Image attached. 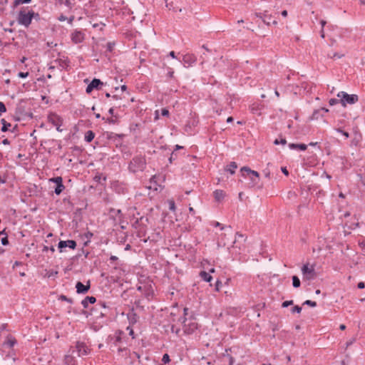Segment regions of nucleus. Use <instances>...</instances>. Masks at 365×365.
<instances>
[{"instance_id": "1", "label": "nucleus", "mask_w": 365, "mask_h": 365, "mask_svg": "<svg viewBox=\"0 0 365 365\" xmlns=\"http://www.w3.org/2000/svg\"><path fill=\"white\" fill-rule=\"evenodd\" d=\"M240 171L244 178H249L250 182H249L248 186L250 187H253L259 183V174L257 171L252 170L246 166L242 167Z\"/></svg>"}, {"instance_id": "2", "label": "nucleus", "mask_w": 365, "mask_h": 365, "mask_svg": "<svg viewBox=\"0 0 365 365\" xmlns=\"http://www.w3.org/2000/svg\"><path fill=\"white\" fill-rule=\"evenodd\" d=\"M146 165L145 158L142 156L134 157L130 162L128 169L130 172L135 173L139 171H143Z\"/></svg>"}, {"instance_id": "3", "label": "nucleus", "mask_w": 365, "mask_h": 365, "mask_svg": "<svg viewBox=\"0 0 365 365\" xmlns=\"http://www.w3.org/2000/svg\"><path fill=\"white\" fill-rule=\"evenodd\" d=\"M34 16H38V14H36L34 11H29L26 12L24 9H22L18 15V22L19 24H21L26 27H28L31 22L32 18Z\"/></svg>"}, {"instance_id": "4", "label": "nucleus", "mask_w": 365, "mask_h": 365, "mask_svg": "<svg viewBox=\"0 0 365 365\" xmlns=\"http://www.w3.org/2000/svg\"><path fill=\"white\" fill-rule=\"evenodd\" d=\"M337 97L340 98V103L342 106L346 107V104H354L359 101V97L356 94H348L344 91H341L337 94Z\"/></svg>"}, {"instance_id": "5", "label": "nucleus", "mask_w": 365, "mask_h": 365, "mask_svg": "<svg viewBox=\"0 0 365 365\" xmlns=\"http://www.w3.org/2000/svg\"><path fill=\"white\" fill-rule=\"evenodd\" d=\"M302 272L304 276V279L307 280L314 279L317 276L314 266L311 265L309 267V264H306L302 267Z\"/></svg>"}, {"instance_id": "6", "label": "nucleus", "mask_w": 365, "mask_h": 365, "mask_svg": "<svg viewBox=\"0 0 365 365\" xmlns=\"http://www.w3.org/2000/svg\"><path fill=\"white\" fill-rule=\"evenodd\" d=\"M186 321V318H184L182 320L183 331L186 334H192L197 329V324L193 322L187 324Z\"/></svg>"}, {"instance_id": "7", "label": "nucleus", "mask_w": 365, "mask_h": 365, "mask_svg": "<svg viewBox=\"0 0 365 365\" xmlns=\"http://www.w3.org/2000/svg\"><path fill=\"white\" fill-rule=\"evenodd\" d=\"M256 16L260 19H262V21L269 26L271 24H273V25H277V21L274 19L272 21V15H269L267 14V11H264V13H257L256 14Z\"/></svg>"}, {"instance_id": "8", "label": "nucleus", "mask_w": 365, "mask_h": 365, "mask_svg": "<svg viewBox=\"0 0 365 365\" xmlns=\"http://www.w3.org/2000/svg\"><path fill=\"white\" fill-rule=\"evenodd\" d=\"M103 84V83L98 78H94L92 81L86 87V91L87 93H91L93 90H100L101 86Z\"/></svg>"}, {"instance_id": "9", "label": "nucleus", "mask_w": 365, "mask_h": 365, "mask_svg": "<svg viewBox=\"0 0 365 365\" xmlns=\"http://www.w3.org/2000/svg\"><path fill=\"white\" fill-rule=\"evenodd\" d=\"M58 247L60 250V252H63V250L66 247H69L72 250H74L76 247V242L72 240L66 241L61 240L58 242Z\"/></svg>"}, {"instance_id": "10", "label": "nucleus", "mask_w": 365, "mask_h": 365, "mask_svg": "<svg viewBox=\"0 0 365 365\" xmlns=\"http://www.w3.org/2000/svg\"><path fill=\"white\" fill-rule=\"evenodd\" d=\"M76 292L78 294H86L91 288V282L88 280L86 284H83L81 282H78L76 284Z\"/></svg>"}, {"instance_id": "11", "label": "nucleus", "mask_w": 365, "mask_h": 365, "mask_svg": "<svg viewBox=\"0 0 365 365\" xmlns=\"http://www.w3.org/2000/svg\"><path fill=\"white\" fill-rule=\"evenodd\" d=\"M48 120L56 127L58 131H61L60 127L62 124L61 118L56 114L52 113L48 115Z\"/></svg>"}, {"instance_id": "12", "label": "nucleus", "mask_w": 365, "mask_h": 365, "mask_svg": "<svg viewBox=\"0 0 365 365\" xmlns=\"http://www.w3.org/2000/svg\"><path fill=\"white\" fill-rule=\"evenodd\" d=\"M71 38L74 43H79L83 41L84 34L81 31L75 30L72 32Z\"/></svg>"}, {"instance_id": "13", "label": "nucleus", "mask_w": 365, "mask_h": 365, "mask_svg": "<svg viewBox=\"0 0 365 365\" xmlns=\"http://www.w3.org/2000/svg\"><path fill=\"white\" fill-rule=\"evenodd\" d=\"M76 349L78 356H86L88 353V347L83 342L78 341L76 345Z\"/></svg>"}, {"instance_id": "14", "label": "nucleus", "mask_w": 365, "mask_h": 365, "mask_svg": "<svg viewBox=\"0 0 365 365\" xmlns=\"http://www.w3.org/2000/svg\"><path fill=\"white\" fill-rule=\"evenodd\" d=\"M182 61L187 66H190L196 61V57L191 54H186L183 56Z\"/></svg>"}, {"instance_id": "15", "label": "nucleus", "mask_w": 365, "mask_h": 365, "mask_svg": "<svg viewBox=\"0 0 365 365\" xmlns=\"http://www.w3.org/2000/svg\"><path fill=\"white\" fill-rule=\"evenodd\" d=\"M96 302V297L91 296V297H86L81 302V304L84 308H88V304H94Z\"/></svg>"}, {"instance_id": "16", "label": "nucleus", "mask_w": 365, "mask_h": 365, "mask_svg": "<svg viewBox=\"0 0 365 365\" xmlns=\"http://www.w3.org/2000/svg\"><path fill=\"white\" fill-rule=\"evenodd\" d=\"M213 195L215 200L217 202L222 200L225 196L224 191L222 190H216Z\"/></svg>"}, {"instance_id": "17", "label": "nucleus", "mask_w": 365, "mask_h": 365, "mask_svg": "<svg viewBox=\"0 0 365 365\" xmlns=\"http://www.w3.org/2000/svg\"><path fill=\"white\" fill-rule=\"evenodd\" d=\"M56 61L58 63V66L63 68H66L70 63V61L67 58H58Z\"/></svg>"}, {"instance_id": "18", "label": "nucleus", "mask_w": 365, "mask_h": 365, "mask_svg": "<svg viewBox=\"0 0 365 365\" xmlns=\"http://www.w3.org/2000/svg\"><path fill=\"white\" fill-rule=\"evenodd\" d=\"M289 148L290 149H299L301 150H305L307 148V145L304 143H300V144L289 143Z\"/></svg>"}, {"instance_id": "19", "label": "nucleus", "mask_w": 365, "mask_h": 365, "mask_svg": "<svg viewBox=\"0 0 365 365\" xmlns=\"http://www.w3.org/2000/svg\"><path fill=\"white\" fill-rule=\"evenodd\" d=\"M200 276L205 282H210L212 279V277L210 275V274L205 271L200 272Z\"/></svg>"}, {"instance_id": "20", "label": "nucleus", "mask_w": 365, "mask_h": 365, "mask_svg": "<svg viewBox=\"0 0 365 365\" xmlns=\"http://www.w3.org/2000/svg\"><path fill=\"white\" fill-rule=\"evenodd\" d=\"M95 137V133L92 130H88L85 134V140L88 143L91 142Z\"/></svg>"}, {"instance_id": "21", "label": "nucleus", "mask_w": 365, "mask_h": 365, "mask_svg": "<svg viewBox=\"0 0 365 365\" xmlns=\"http://www.w3.org/2000/svg\"><path fill=\"white\" fill-rule=\"evenodd\" d=\"M237 168V165L235 162H231L230 164L226 168L227 172H230V174H234L235 172V169Z\"/></svg>"}, {"instance_id": "22", "label": "nucleus", "mask_w": 365, "mask_h": 365, "mask_svg": "<svg viewBox=\"0 0 365 365\" xmlns=\"http://www.w3.org/2000/svg\"><path fill=\"white\" fill-rule=\"evenodd\" d=\"M1 122L2 123L1 131L6 132L9 130V128L11 126V123H8L5 119H1Z\"/></svg>"}, {"instance_id": "23", "label": "nucleus", "mask_w": 365, "mask_h": 365, "mask_svg": "<svg viewBox=\"0 0 365 365\" xmlns=\"http://www.w3.org/2000/svg\"><path fill=\"white\" fill-rule=\"evenodd\" d=\"M65 189V186L63 185V182H61L60 184H58L55 188V190H54V192L56 194V195H60L62 191Z\"/></svg>"}, {"instance_id": "24", "label": "nucleus", "mask_w": 365, "mask_h": 365, "mask_svg": "<svg viewBox=\"0 0 365 365\" xmlns=\"http://www.w3.org/2000/svg\"><path fill=\"white\" fill-rule=\"evenodd\" d=\"M301 282L299 277L296 275L292 277V285L294 288H298L300 287Z\"/></svg>"}, {"instance_id": "25", "label": "nucleus", "mask_w": 365, "mask_h": 365, "mask_svg": "<svg viewBox=\"0 0 365 365\" xmlns=\"http://www.w3.org/2000/svg\"><path fill=\"white\" fill-rule=\"evenodd\" d=\"M31 1V0H15L14 2V6H16L21 4H29Z\"/></svg>"}, {"instance_id": "26", "label": "nucleus", "mask_w": 365, "mask_h": 365, "mask_svg": "<svg viewBox=\"0 0 365 365\" xmlns=\"http://www.w3.org/2000/svg\"><path fill=\"white\" fill-rule=\"evenodd\" d=\"M50 181L53 182L57 185L58 184H60L63 182V179L61 177H56L50 179Z\"/></svg>"}, {"instance_id": "27", "label": "nucleus", "mask_w": 365, "mask_h": 365, "mask_svg": "<svg viewBox=\"0 0 365 365\" xmlns=\"http://www.w3.org/2000/svg\"><path fill=\"white\" fill-rule=\"evenodd\" d=\"M59 299L62 300V301H66L70 304H72L73 303V299H71V298H68L65 295H63L61 294L60 297H59Z\"/></svg>"}, {"instance_id": "28", "label": "nucleus", "mask_w": 365, "mask_h": 365, "mask_svg": "<svg viewBox=\"0 0 365 365\" xmlns=\"http://www.w3.org/2000/svg\"><path fill=\"white\" fill-rule=\"evenodd\" d=\"M303 304H306V305H308V306H310L312 307H315L317 306V303L314 301H312V300H306Z\"/></svg>"}, {"instance_id": "29", "label": "nucleus", "mask_w": 365, "mask_h": 365, "mask_svg": "<svg viewBox=\"0 0 365 365\" xmlns=\"http://www.w3.org/2000/svg\"><path fill=\"white\" fill-rule=\"evenodd\" d=\"M115 46V43L113 42H108L106 44L107 51L109 52H111Z\"/></svg>"}, {"instance_id": "30", "label": "nucleus", "mask_w": 365, "mask_h": 365, "mask_svg": "<svg viewBox=\"0 0 365 365\" xmlns=\"http://www.w3.org/2000/svg\"><path fill=\"white\" fill-rule=\"evenodd\" d=\"M344 55H341L338 53H333L332 54L331 53H329L328 54V56L330 58H340L343 56Z\"/></svg>"}, {"instance_id": "31", "label": "nucleus", "mask_w": 365, "mask_h": 365, "mask_svg": "<svg viewBox=\"0 0 365 365\" xmlns=\"http://www.w3.org/2000/svg\"><path fill=\"white\" fill-rule=\"evenodd\" d=\"M170 361V356L168 354H165L163 356V358H162V361L164 363V364H167V363H169Z\"/></svg>"}, {"instance_id": "32", "label": "nucleus", "mask_w": 365, "mask_h": 365, "mask_svg": "<svg viewBox=\"0 0 365 365\" xmlns=\"http://www.w3.org/2000/svg\"><path fill=\"white\" fill-rule=\"evenodd\" d=\"M302 311V307L298 306V305H296L294 307H292V313H300Z\"/></svg>"}, {"instance_id": "33", "label": "nucleus", "mask_w": 365, "mask_h": 365, "mask_svg": "<svg viewBox=\"0 0 365 365\" xmlns=\"http://www.w3.org/2000/svg\"><path fill=\"white\" fill-rule=\"evenodd\" d=\"M168 203H169V209L172 211H175V202L171 200L168 201Z\"/></svg>"}, {"instance_id": "34", "label": "nucleus", "mask_w": 365, "mask_h": 365, "mask_svg": "<svg viewBox=\"0 0 365 365\" xmlns=\"http://www.w3.org/2000/svg\"><path fill=\"white\" fill-rule=\"evenodd\" d=\"M165 6L170 10H175L174 7L173 6V2L170 1V0L165 1Z\"/></svg>"}, {"instance_id": "35", "label": "nucleus", "mask_w": 365, "mask_h": 365, "mask_svg": "<svg viewBox=\"0 0 365 365\" xmlns=\"http://www.w3.org/2000/svg\"><path fill=\"white\" fill-rule=\"evenodd\" d=\"M340 103V98L339 99H336V98H331L329 101V103L330 106H334L335 104H337Z\"/></svg>"}, {"instance_id": "36", "label": "nucleus", "mask_w": 365, "mask_h": 365, "mask_svg": "<svg viewBox=\"0 0 365 365\" xmlns=\"http://www.w3.org/2000/svg\"><path fill=\"white\" fill-rule=\"evenodd\" d=\"M293 304V301L292 300H289V301H284L282 304V307H289V305H292Z\"/></svg>"}, {"instance_id": "37", "label": "nucleus", "mask_w": 365, "mask_h": 365, "mask_svg": "<svg viewBox=\"0 0 365 365\" xmlns=\"http://www.w3.org/2000/svg\"><path fill=\"white\" fill-rule=\"evenodd\" d=\"M64 4L69 9H71L73 6V3L71 2V0H65Z\"/></svg>"}, {"instance_id": "38", "label": "nucleus", "mask_w": 365, "mask_h": 365, "mask_svg": "<svg viewBox=\"0 0 365 365\" xmlns=\"http://www.w3.org/2000/svg\"><path fill=\"white\" fill-rule=\"evenodd\" d=\"M6 111V108L4 103L0 101V112L4 113Z\"/></svg>"}, {"instance_id": "39", "label": "nucleus", "mask_w": 365, "mask_h": 365, "mask_svg": "<svg viewBox=\"0 0 365 365\" xmlns=\"http://www.w3.org/2000/svg\"><path fill=\"white\" fill-rule=\"evenodd\" d=\"M1 244L3 245H7L9 244V240L7 237H4L1 238Z\"/></svg>"}, {"instance_id": "40", "label": "nucleus", "mask_w": 365, "mask_h": 365, "mask_svg": "<svg viewBox=\"0 0 365 365\" xmlns=\"http://www.w3.org/2000/svg\"><path fill=\"white\" fill-rule=\"evenodd\" d=\"M18 76L20 78H26L29 76V73L28 72H26V73H24V72H19Z\"/></svg>"}, {"instance_id": "41", "label": "nucleus", "mask_w": 365, "mask_h": 365, "mask_svg": "<svg viewBox=\"0 0 365 365\" xmlns=\"http://www.w3.org/2000/svg\"><path fill=\"white\" fill-rule=\"evenodd\" d=\"M161 114L163 116H168L169 115V111H168V110L163 108V109H162Z\"/></svg>"}, {"instance_id": "42", "label": "nucleus", "mask_w": 365, "mask_h": 365, "mask_svg": "<svg viewBox=\"0 0 365 365\" xmlns=\"http://www.w3.org/2000/svg\"><path fill=\"white\" fill-rule=\"evenodd\" d=\"M222 285V282L219 280L217 281L216 284H215V290L216 291H219L220 290V287Z\"/></svg>"}, {"instance_id": "43", "label": "nucleus", "mask_w": 365, "mask_h": 365, "mask_svg": "<svg viewBox=\"0 0 365 365\" xmlns=\"http://www.w3.org/2000/svg\"><path fill=\"white\" fill-rule=\"evenodd\" d=\"M357 287H358L359 289H364V288L365 287V283H364V282H359V283H358V284H357Z\"/></svg>"}, {"instance_id": "44", "label": "nucleus", "mask_w": 365, "mask_h": 365, "mask_svg": "<svg viewBox=\"0 0 365 365\" xmlns=\"http://www.w3.org/2000/svg\"><path fill=\"white\" fill-rule=\"evenodd\" d=\"M96 306H100L101 308H103L104 309H106V303L103 302H100Z\"/></svg>"}, {"instance_id": "45", "label": "nucleus", "mask_w": 365, "mask_h": 365, "mask_svg": "<svg viewBox=\"0 0 365 365\" xmlns=\"http://www.w3.org/2000/svg\"><path fill=\"white\" fill-rule=\"evenodd\" d=\"M281 170H282V172L285 175H289V172H288L287 169L285 167H282Z\"/></svg>"}, {"instance_id": "46", "label": "nucleus", "mask_w": 365, "mask_h": 365, "mask_svg": "<svg viewBox=\"0 0 365 365\" xmlns=\"http://www.w3.org/2000/svg\"><path fill=\"white\" fill-rule=\"evenodd\" d=\"M2 144H4V145H9L10 144V141L7 138H6V139L2 140Z\"/></svg>"}, {"instance_id": "47", "label": "nucleus", "mask_w": 365, "mask_h": 365, "mask_svg": "<svg viewBox=\"0 0 365 365\" xmlns=\"http://www.w3.org/2000/svg\"><path fill=\"white\" fill-rule=\"evenodd\" d=\"M175 155V154L174 153V152H173L170 155V157L169 158V161L170 163H172L173 160L174 159V156Z\"/></svg>"}, {"instance_id": "48", "label": "nucleus", "mask_w": 365, "mask_h": 365, "mask_svg": "<svg viewBox=\"0 0 365 365\" xmlns=\"http://www.w3.org/2000/svg\"><path fill=\"white\" fill-rule=\"evenodd\" d=\"M279 143L282 145H285L287 143V140L285 138H281L280 140H279Z\"/></svg>"}, {"instance_id": "49", "label": "nucleus", "mask_w": 365, "mask_h": 365, "mask_svg": "<svg viewBox=\"0 0 365 365\" xmlns=\"http://www.w3.org/2000/svg\"><path fill=\"white\" fill-rule=\"evenodd\" d=\"M81 251H82V254H83L86 257H88V255L89 252H87V251H85L83 248L82 249Z\"/></svg>"}, {"instance_id": "50", "label": "nucleus", "mask_w": 365, "mask_h": 365, "mask_svg": "<svg viewBox=\"0 0 365 365\" xmlns=\"http://www.w3.org/2000/svg\"><path fill=\"white\" fill-rule=\"evenodd\" d=\"M117 259H118V257L116 256H111L110 257V260L113 261V262L116 261Z\"/></svg>"}, {"instance_id": "51", "label": "nucleus", "mask_w": 365, "mask_h": 365, "mask_svg": "<svg viewBox=\"0 0 365 365\" xmlns=\"http://www.w3.org/2000/svg\"><path fill=\"white\" fill-rule=\"evenodd\" d=\"M342 135H344L346 138H348L349 137V133H347L346 131L342 132Z\"/></svg>"}, {"instance_id": "52", "label": "nucleus", "mask_w": 365, "mask_h": 365, "mask_svg": "<svg viewBox=\"0 0 365 365\" xmlns=\"http://www.w3.org/2000/svg\"><path fill=\"white\" fill-rule=\"evenodd\" d=\"M282 15L284 16V17H286L287 16V11L286 10H284L282 11Z\"/></svg>"}, {"instance_id": "53", "label": "nucleus", "mask_w": 365, "mask_h": 365, "mask_svg": "<svg viewBox=\"0 0 365 365\" xmlns=\"http://www.w3.org/2000/svg\"><path fill=\"white\" fill-rule=\"evenodd\" d=\"M320 24H321V25H322V27L323 28V27L326 25L327 22H326V21H324V20H322V21H320Z\"/></svg>"}, {"instance_id": "54", "label": "nucleus", "mask_w": 365, "mask_h": 365, "mask_svg": "<svg viewBox=\"0 0 365 365\" xmlns=\"http://www.w3.org/2000/svg\"><path fill=\"white\" fill-rule=\"evenodd\" d=\"M105 314H106V313H104L103 312H100L99 316H98L97 318L103 317Z\"/></svg>"}, {"instance_id": "55", "label": "nucleus", "mask_w": 365, "mask_h": 365, "mask_svg": "<svg viewBox=\"0 0 365 365\" xmlns=\"http://www.w3.org/2000/svg\"><path fill=\"white\" fill-rule=\"evenodd\" d=\"M232 121H233V118L232 117L227 118V123H231Z\"/></svg>"}, {"instance_id": "56", "label": "nucleus", "mask_w": 365, "mask_h": 365, "mask_svg": "<svg viewBox=\"0 0 365 365\" xmlns=\"http://www.w3.org/2000/svg\"><path fill=\"white\" fill-rule=\"evenodd\" d=\"M113 112H114V109L113 108H110L108 110V113L110 114V115H113Z\"/></svg>"}, {"instance_id": "57", "label": "nucleus", "mask_w": 365, "mask_h": 365, "mask_svg": "<svg viewBox=\"0 0 365 365\" xmlns=\"http://www.w3.org/2000/svg\"><path fill=\"white\" fill-rule=\"evenodd\" d=\"M170 56L173 58H175V53L174 51H170Z\"/></svg>"}, {"instance_id": "58", "label": "nucleus", "mask_w": 365, "mask_h": 365, "mask_svg": "<svg viewBox=\"0 0 365 365\" xmlns=\"http://www.w3.org/2000/svg\"><path fill=\"white\" fill-rule=\"evenodd\" d=\"M189 211H190V213L195 214V210H194L193 207H189Z\"/></svg>"}, {"instance_id": "59", "label": "nucleus", "mask_w": 365, "mask_h": 365, "mask_svg": "<svg viewBox=\"0 0 365 365\" xmlns=\"http://www.w3.org/2000/svg\"><path fill=\"white\" fill-rule=\"evenodd\" d=\"M339 329L341 330H344L346 329V326L344 324H341Z\"/></svg>"}, {"instance_id": "60", "label": "nucleus", "mask_w": 365, "mask_h": 365, "mask_svg": "<svg viewBox=\"0 0 365 365\" xmlns=\"http://www.w3.org/2000/svg\"><path fill=\"white\" fill-rule=\"evenodd\" d=\"M108 121L110 123H115V120L112 119V118H108Z\"/></svg>"}, {"instance_id": "61", "label": "nucleus", "mask_w": 365, "mask_h": 365, "mask_svg": "<svg viewBox=\"0 0 365 365\" xmlns=\"http://www.w3.org/2000/svg\"><path fill=\"white\" fill-rule=\"evenodd\" d=\"M324 29H322V31H321V37L322 38H324Z\"/></svg>"}, {"instance_id": "62", "label": "nucleus", "mask_w": 365, "mask_h": 365, "mask_svg": "<svg viewBox=\"0 0 365 365\" xmlns=\"http://www.w3.org/2000/svg\"><path fill=\"white\" fill-rule=\"evenodd\" d=\"M121 90L122 91H125L127 89V86L125 85H123L121 87H120Z\"/></svg>"}, {"instance_id": "63", "label": "nucleus", "mask_w": 365, "mask_h": 365, "mask_svg": "<svg viewBox=\"0 0 365 365\" xmlns=\"http://www.w3.org/2000/svg\"><path fill=\"white\" fill-rule=\"evenodd\" d=\"M16 129H17V125H16L12 128V130H11V131L12 133H14V132H16Z\"/></svg>"}, {"instance_id": "64", "label": "nucleus", "mask_w": 365, "mask_h": 365, "mask_svg": "<svg viewBox=\"0 0 365 365\" xmlns=\"http://www.w3.org/2000/svg\"><path fill=\"white\" fill-rule=\"evenodd\" d=\"M350 215V213L349 212H346L344 214V217H347L348 216Z\"/></svg>"}]
</instances>
